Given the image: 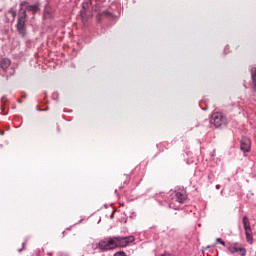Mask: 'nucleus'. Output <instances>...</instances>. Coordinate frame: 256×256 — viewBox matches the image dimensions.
<instances>
[{
  "mask_svg": "<svg viewBox=\"0 0 256 256\" xmlns=\"http://www.w3.org/2000/svg\"><path fill=\"white\" fill-rule=\"evenodd\" d=\"M20 10L17 17L16 22V29L21 37H25L27 35V11L32 13V15H35V13H38L39 7H41V4L39 2L30 5L27 1H22L19 5Z\"/></svg>",
  "mask_w": 256,
  "mask_h": 256,
  "instance_id": "nucleus-1",
  "label": "nucleus"
},
{
  "mask_svg": "<svg viewBox=\"0 0 256 256\" xmlns=\"http://www.w3.org/2000/svg\"><path fill=\"white\" fill-rule=\"evenodd\" d=\"M135 241V236H112L102 239L98 242L97 247L100 251H113V249H119L129 247L131 243Z\"/></svg>",
  "mask_w": 256,
  "mask_h": 256,
  "instance_id": "nucleus-2",
  "label": "nucleus"
},
{
  "mask_svg": "<svg viewBox=\"0 0 256 256\" xmlns=\"http://www.w3.org/2000/svg\"><path fill=\"white\" fill-rule=\"evenodd\" d=\"M211 123H213L216 129H221L222 127H227V117L221 112H215L212 114Z\"/></svg>",
  "mask_w": 256,
  "mask_h": 256,
  "instance_id": "nucleus-3",
  "label": "nucleus"
},
{
  "mask_svg": "<svg viewBox=\"0 0 256 256\" xmlns=\"http://www.w3.org/2000/svg\"><path fill=\"white\" fill-rule=\"evenodd\" d=\"M226 249L231 255H235L236 253H240L241 256L247 255V249H245L242 244L237 242L228 243Z\"/></svg>",
  "mask_w": 256,
  "mask_h": 256,
  "instance_id": "nucleus-4",
  "label": "nucleus"
},
{
  "mask_svg": "<svg viewBox=\"0 0 256 256\" xmlns=\"http://www.w3.org/2000/svg\"><path fill=\"white\" fill-rule=\"evenodd\" d=\"M170 197L172 199L171 203H185L187 194L185 193V190H176L171 193Z\"/></svg>",
  "mask_w": 256,
  "mask_h": 256,
  "instance_id": "nucleus-5",
  "label": "nucleus"
},
{
  "mask_svg": "<svg viewBox=\"0 0 256 256\" xmlns=\"http://www.w3.org/2000/svg\"><path fill=\"white\" fill-rule=\"evenodd\" d=\"M240 149L244 153H249L251 151V140L247 137H242L240 141Z\"/></svg>",
  "mask_w": 256,
  "mask_h": 256,
  "instance_id": "nucleus-6",
  "label": "nucleus"
},
{
  "mask_svg": "<svg viewBox=\"0 0 256 256\" xmlns=\"http://www.w3.org/2000/svg\"><path fill=\"white\" fill-rule=\"evenodd\" d=\"M0 67L5 73H7V71H9L11 67V60H9L8 58H3L0 61Z\"/></svg>",
  "mask_w": 256,
  "mask_h": 256,
  "instance_id": "nucleus-7",
  "label": "nucleus"
},
{
  "mask_svg": "<svg viewBox=\"0 0 256 256\" xmlns=\"http://www.w3.org/2000/svg\"><path fill=\"white\" fill-rule=\"evenodd\" d=\"M80 17L83 23H87V21H89V19L91 18V15H89L87 9L83 8L82 10H80Z\"/></svg>",
  "mask_w": 256,
  "mask_h": 256,
  "instance_id": "nucleus-8",
  "label": "nucleus"
},
{
  "mask_svg": "<svg viewBox=\"0 0 256 256\" xmlns=\"http://www.w3.org/2000/svg\"><path fill=\"white\" fill-rule=\"evenodd\" d=\"M251 77L253 81V89L256 92V68L251 69Z\"/></svg>",
  "mask_w": 256,
  "mask_h": 256,
  "instance_id": "nucleus-9",
  "label": "nucleus"
},
{
  "mask_svg": "<svg viewBox=\"0 0 256 256\" xmlns=\"http://www.w3.org/2000/svg\"><path fill=\"white\" fill-rule=\"evenodd\" d=\"M245 235H246L247 242L252 243L253 242V232L252 231L245 232Z\"/></svg>",
  "mask_w": 256,
  "mask_h": 256,
  "instance_id": "nucleus-10",
  "label": "nucleus"
},
{
  "mask_svg": "<svg viewBox=\"0 0 256 256\" xmlns=\"http://www.w3.org/2000/svg\"><path fill=\"white\" fill-rule=\"evenodd\" d=\"M8 13H9L10 15H12L13 19H15V17H17V10H15L14 8H10V9L8 10Z\"/></svg>",
  "mask_w": 256,
  "mask_h": 256,
  "instance_id": "nucleus-11",
  "label": "nucleus"
},
{
  "mask_svg": "<svg viewBox=\"0 0 256 256\" xmlns=\"http://www.w3.org/2000/svg\"><path fill=\"white\" fill-rule=\"evenodd\" d=\"M244 229H245V233H249L251 232V223L250 224H246V225H243Z\"/></svg>",
  "mask_w": 256,
  "mask_h": 256,
  "instance_id": "nucleus-12",
  "label": "nucleus"
},
{
  "mask_svg": "<svg viewBox=\"0 0 256 256\" xmlns=\"http://www.w3.org/2000/svg\"><path fill=\"white\" fill-rule=\"evenodd\" d=\"M242 223H243V225H249L250 223H249V218L247 217V216H243V220H242Z\"/></svg>",
  "mask_w": 256,
  "mask_h": 256,
  "instance_id": "nucleus-13",
  "label": "nucleus"
},
{
  "mask_svg": "<svg viewBox=\"0 0 256 256\" xmlns=\"http://www.w3.org/2000/svg\"><path fill=\"white\" fill-rule=\"evenodd\" d=\"M216 242L219 243L220 245H222L223 247H226L225 241H223V239L217 238Z\"/></svg>",
  "mask_w": 256,
  "mask_h": 256,
  "instance_id": "nucleus-14",
  "label": "nucleus"
},
{
  "mask_svg": "<svg viewBox=\"0 0 256 256\" xmlns=\"http://www.w3.org/2000/svg\"><path fill=\"white\" fill-rule=\"evenodd\" d=\"M114 256H127V253L123 252V251H118L114 254Z\"/></svg>",
  "mask_w": 256,
  "mask_h": 256,
  "instance_id": "nucleus-15",
  "label": "nucleus"
},
{
  "mask_svg": "<svg viewBox=\"0 0 256 256\" xmlns=\"http://www.w3.org/2000/svg\"><path fill=\"white\" fill-rule=\"evenodd\" d=\"M170 207H172V209H175V206H173L171 203H170Z\"/></svg>",
  "mask_w": 256,
  "mask_h": 256,
  "instance_id": "nucleus-16",
  "label": "nucleus"
},
{
  "mask_svg": "<svg viewBox=\"0 0 256 256\" xmlns=\"http://www.w3.org/2000/svg\"><path fill=\"white\" fill-rule=\"evenodd\" d=\"M23 249H19L18 251H19V253H21V251H22Z\"/></svg>",
  "mask_w": 256,
  "mask_h": 256,
  "instance_id": "nucleus-17",
  "label": "nucleus"
},
{
  "mask_svg": "<svg viewBox=\"0 0 256 256\" xmlns=\"http://www.w3.org/2000/svg\"><path fill=\"white\" fill-rule=\"evenodd\" d=\"M9 75H13V72H10Z\"/></svg>",
  "mask_w": 256,
  "mask_h": 256,
  "instance_id": "nucleus-18",
  "label": "nucleus"
}]
</instances>
